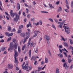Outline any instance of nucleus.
<instances>
[{
  "label": "nucleus",
  "instance_id": "25",
  "mask_svg": "<svg viewBox=\"0 0 73 73\" xmlns=\"http://www.w3.org/2000/svg\"><path fill=\"white\" fill-rule=\"evenodd\" d=\"M62 11V7H59V8L58 10V11L59 12H60Z\"/></svg>",
  "mask_w": 73,
  "mask_h": 73
},
{
  "label": "nucleus",
  "instance_id": "24",
  "mask_svg": "<svg viewBox=\"0 0 73 73\" xmlns=\"http://www.w3.org/2000/svg\"><path fill=\"white\" fill-rule=\"evenodd\" d=\"M48 20L52 22V23H53V20L52 18H49L48 19Z\"/></svg>",
  "mask_w": 73,
  "mask_h": 73
},
{
  "label": "nucleus",
  "instance_id": "4",
  "mask_svg": "<svg viewBox=\"0 0 73 73\" xmlns=\"http://www.w3.org/2000/svg\"><path fill=\"white\" fill-rule=\"evenodd\" d=\"M64 29H65V32H66L67 35H69L70 33V28L67 26H65Z\"/></svg>",
  "mask_w": 73,
  "mask_h": 73
},
{
  "label": "nucleus",
  "instance_id": "20",
  "mask_svg": "<svg viewBox=\"0 0 73 73\" xmlns=\"http://www.w3.org/2000/svg\"><path fill=\"white\" fill-rule=\"evenodd\" d=\"M56 73H60V70H59V69L57 68L56 69Z\"/></svg>",
  "mask_w": 73,
  "mask_h": 73
},
{
  "label": "nucleus",
  "instance_id": "44",
  "mask_svg": "<svg viewBox=\"0 0 73 73\" xmlns=\"http://www.w3.org/2000/svg\"><path fill=\"white\" fill-rule=\"evenodd\" d=\"M11 37H10L8 38V39L7 40V41L8 42V41H11Z\"/></svg>",
  "mask_w": 73,
  "mask_h": 73
},
{
  "label": "nucleus",
  "instance_id": "58",
  "mask_svg": "<svg viewBox=\"0 0 73 73\" xmlns=\"http://www.w3.org/2000/svg\"><path fill=\"white\" fill-rule=\"evenodd\" d=\"M5 13L6 15L7 16H9V15L8 14V13H7V12H5Z\"/></svg>",
  "mask_w": 73,
  "mask_h": 73
},
{
  "label": "nucleus",
  "instance_id": "47",
  "mask_svg": "<svg viewBox=\"0 0 73 73\" xmlns=\"http://www.w3.org/2000/svg\"><path fill=\"white\" fill-rule=\"evenodd\" d=\"M63 53L64 54L65 57H68V56L67 55V54H66V52H64Z\"/></svg>",
  "mask_w": 73,
  "mask_h": 73
},
{
  "label": "nucleus",
  "instance_id": "61",
  "mask_svg": "<svg viewBox=\"0 0 73 73\" xmlns=\"http://www.w3.org/2000/svg\"><path fill=\"white\" fill-rule=\"evenodd\" d=\"M65 21L64 20L62 21V25H63L64 23H65Z\"/></svg>",
  "mask_w": 73,
  "mask_h": 73
},
{
  "label": "nucleus",
  "instance_id": "1",
  "mask_svg": "<svg viewBox=\"0 0 73 73\" xmlns=\"http://www.w3.org/2000/svg\"><path fill=\"white\" fill-rule=\"evenodd\" d=\"M30 34H31V33L28 32H27L26 33V38L24 39V40L23 42V44H25V42H27V39H28V38H29V37L30 36Z\"/></svg>",
  "mask_w": 73,
  "mask_h": 73
},
{
  "label": "nucleus",
  "instance_id": "37",
  "mask_svg": "<svg viewBox=\"0 0 73 73\" xmlns=\"http://www.w3.org/2000/svg\"><path fill=\"white\" fill-rule=\"evenodd\" d=\"M54 21H55V23H58V20H57V19L55 18L54 19Z\"/></svg>",
  "mask_w": 73,
  "mask_h": 73
},
{
  "label": "nucleus",
  "instance_id": "41",
  "mask_svg": "<svg viewBox=\"0 0 73 73\" xmlns=\"http://www.w3.org/2000/svg\"><path fill=\"white\" fill-rule=\"evenodd\" d=\"M13 33H11V34H9L8 35V37H10L11 36H13Z\"/></svg>",
  "mask_w": 73,
  "mask_h": 73
},
{
  "label": "nucleus",
  "instance_id": "9",
  "mask_svg": "<svg viewBox=\"0 0 73 73\" xmlns=\"http://www.w3.org/2000/svg\"><path fill=\"white\" fill-rule=\"evenodd\" d=\"M13 11H12V10H11L10 11V14L12 17H14V16H15V13H13Z\"/></svg>",
  "mask_w": 73,
  "mask_h": 73
},
{
  "label": "nucleus",
  "instance_id": "55",
  "mask_svg": "<svg viewBox=\"0 0 73 73\" xmlns=\"http://www.w3.org/2000/svg\"><path fill=\"white\" fill-rule=\"evenodd\" d=\"M41 69H42L40 67H38V72H39V71H40V70H41Z\"/></svg>",
  "mask_w": 73,
  "mask_h": 73
},
{
  "label": "nucleus",
  "instance_id": "29",
  "mask_svg": "<svg viewBox=\"0 0 73 73\" xmlns=\"http://www.w3.org/2000/svg\"><path fill=\"white\" fill-rule=\"evenodd\" d=\"M68 62L69 63H70L71 62H72V59H70L69 58H68Z\"/></svg>",
  "mask_w": 73,
  "mask_h": 73
},
{
  "label": "nucleus",
  "instance_id": "53",
  "mask_svg": "<svg viewBox=\"0 0 73 73\" xmlns=\"http://www.w3.org/2000/svg\"><path fill=\"white\" fill-rule=\"evenodd\" d=\"M71 7H72V8H73V2H71Z\"/></svg>",
  "mask_w": 73,
  "mask_h": 73
},
{
  "label": "nucleus",
  "instance_id": "60",
  "mask_svg": "<svg viewBox=\"0 0 73 73\" xmlns=\"http://www.w3.org/2000/svg\"><path fill=\"white\" fill-rule=\"evenodd\" d=\"M68 68H69V66L66 65V66H65V69H68Z\"/></svg>",
  "mask_w": 73,
  "mask_h": 73
},
{
  "label": "nucleus",
  "instance_id": "54",
  "mask_svg": "<svg viewBox=\"0 0 73 73\" xmlns=\"http://www.w3.org/2000/svg\"><path fill=\"white\" fill-rule=\"evenodd\" d=\"M0 42H4V40H3V39H2L1 40H0Z\"/></svg>",
  "mask_w": 73,
  "mask_h": 73
},
{
  "label": "nucleus",
  "instance_id": "8",
  "mask_svg": "<svg viewBox=\"0 0 73 73\" xmlns=\"http://www.w3.org/2000/svg\"><path fill=\"white\" fill-rule=\"evenodd\" d=\"M40 33V32L38 31H35L34 32V33H35V35L34 36H33V37H36V36H37V34L38 33Z\"/></svg>",
  "mask_w": 73,
  "mask_h": 73
},
{
  "label": "nucleus",
  "instance_id": "63",
  "mask_svg": "<svg viewBox=\"0 0 73 73\" xmlns=\"http://www.w3.org/2000/svg\"><path fill=\"white\" fill-rule=\"evenodd\" d=\"M62 62H65V60L64 59H62Z\"/></svg>",
  "mask_w": 73,
  "mask_h": 73
},
{
  "label": "nucleus",
  "instance_id": "50",
  "mask_svg": "<svg viewBox=\"0 0 73 73\" xmlns=\"http://www.w3.org/2000/svg\"><path fill=\"white\" fill-rule=\"evenodd\" d=\"M60 4V1H57L56 3V4L57 5H58V4Z\"/></svg>",
  "mask_w": 73,
  "mask_h": 73
},
{
  "label": "nucleus",
  "instance_id": "17",
  "mask_svg": "<svg viewBox=\"0 0 73 73\" xmlns=\"http://www.w3.org/2000/svg\"><path fill=\"white\" fill-rule=\"evenodd\" d=\"M17 9L18 10H19L20 8V4L19 3H17Z\"/></svg>",
  "mask_w": 73,
  "mask_h": 73
},
{
  "label": "nucleus",
  "instance_id": "59",
  "mask_svg": "<svg viewBox=\"0 0 73 73\" xmlns=\"http://www.w3.org/2000/svg\"><path fill=\"white\" fill-rule=\"evenodd\" d=\"M48 53L50 54V56H51L52 54H51L50 52V51L49 50H48Z\"/></svg>",
  "mask_w": 73,
  "mask_h": 73
},
{
  "label": "nucleus",
  "instance_id": "42",
  "mask_svg": "<svg viewBox=\"0 0 73 73\" xmlns=\"http://www.w3.org/2000/svg\"><path fill=\"white\" fill-rule=\"evenodd\" d=\"M62 50L63 51H65L66 52H68L67 51V50H66V49H65V48L62 49Z\"/></svg>",
  "mask_w": 73,
  "mask_h": 73
},
{
  "label": "nucleus",
  "instance_id": "6",
  "mask_svg": "<svg viewBox=\"0 0 73 73\" xmlns=\"http://www.w3.org/2000/svg\"><path fill=\"white\" fill-rule=\"evenodd\" d=\"M19 19V16L17 14H16L15 17L14 19V21H15V22H17L18 21Z\"/></svg>",
  "mask_w": 73,
  "mask_h": 73
},
{
  "label": "nucleus",
  "instance_id": "64",
  "mask_svg": "<svg viewBox=\"0 0 73 73\" xmlns=\"http://www.w3.org/2000/svg\"><path fill=\"white\" fill-rule=\"evenodd\" d=\"M70 49H72V50H73V47L72 46H70Z\"/></svg>",
  "mask_w": 73,
  "mask_h": 73
},
{
  "label": "nucleus",
  "instance_id": "22",
  "mask_svg": "<svg viewBox=\"0 0 73 73\" xmlns=\"http://www.w3.org/2000/svg\"><path fill=\"white\" fill-rule=\"evenodd\" d=\"M49 5L50 7V9H52V8H54V7L52 6V4H49Z\"/></svg>",
  "mask_w": 73,
  "mask_h": 73
},
{
  "label": "nucleus",
  "instance_id": "15",
  "mask_svg": "<svg viewBox=\"0 0 73 73\" xmlns=\"http://www.w3.org/2000/svg\"><path fill=\"white\" fill-rule=\"evenodd\" d=\"M22 68L23 69H24V70H25L26 69H28V66H27L26 65H25V66L23 67Z\"/></svg>",
  "mask_w": 73,
  "mask_h": 73
},
{
  "label": "nucleus",
  "instance_id": "27",
  "mask_svg": "<svg viewBox=\"0 0 73 73\" xmlns=\"http://www.w3.org/2000/svg\"><path fill=\"white\" fill-rule=\"evenodd\" d=\"M38 47H37L36 48L35 52L36 53H37V52H38Z\"/></svg>",
  "mask_w": 73,
  "mask_h": 73
},
{
  "label": "nucleus",
  "instance_id": "51",
  "mask_svg": "<svg viewBox=\"0 0 73 73\" xmlns=\"http://www.w3.org/2000/svg\"><path fill=\"white\" fill-rule=\"evenodd\" d=\"M35 24L36 25V26L38 25H39V22H37L36 23H35Z\"/></svg>",
  "mask_w": 73,
  "mask_h": 73
},
{
  "label": "nucleus",
  "instance_id": "35",
  "mask_svg": "<svg viewBox=\"0 0 73 73\" xmlns=\"http://www.w3.org/2000/svg\"><path fill=\"white\" fill-rule=\"evenodd\" d=\"M39 24L40 25H41L42 24V22L41 20H40L39 21Z\"/></svg>",
  "mask_w": 73,
  "mask_h": 73
},
{
  "label": "nucleus",
  "instance_id": "45",
  "mask_svg": "<svg viewBox=\"0 0 73 73\" xmlns=\"http://www.w3.org/2000/svg\"><path fill=\"white\" fill-rule=\"evenodd\" d=\"M58 48H59V49H61L62 48V45H59L58 46Z\"/></svg>",
  "mask_w": 73,
  "mask_h": 73
},
{
  "label": "nucleus",
  "instance_id": "18",
  "mask_svg": "<svg viewBox=\"0 0 73 73\" xmlns=\"http://www.w3.org/2000/svg\"><path fill=\"white\" fill-rule=\"evenodd\" d=\"M21 36L22 37H25V35L24 33H21Z\"/></svg>",
  "mask_w": 73,
  "mask_h": 73
},
{
  "label": "nucleus",
  "instance_id": "28",
  "mask_svg": "<svg viewBox=\"0 0 73 73\" xmlns=\"http://www.w3.org/2000/svg\"><path fill=\"white\" fill-rule=\"evenodd\" d=\"M63 44L65 46H66L67 47H68V45L65 42H63Z\"/></svg>",
  "mask_w": 73,
  "mask_h": 73
},
{
  "label": "nucleus",
  "instance_id": "13",
  "mask_svg": "<svg viewBox=\"0 0 73 73\" xmlns=\"http://www.w3.org/2000/svg\"><path fill=\"white\" fill-rule=\"evenodd\" d=\"M14 47L13 46H10V47L8 49V50H13V48H14Z\"/></svg>",
  "mask_w": 73,
  "mask_h": 73
},
{
  "label": "nucleus",
  "instance_id": "34",
  "mask_svg": "<svg viewBox=\"0 0 73 73\" xmlns=\"http://www.w3.org/2000/svg\"><path fill=\"white\" fill-rule=\"evenodd\" d=\"M8 31H11V27L8 26Z\"/></svg>",
  "mask_w": 73,
  "mask_h": 73
},
{
  "label": "nucleus",
  "instance_id": "16",
  "mask_svg": "<svg viewBox=\"0 0 73 73\" xmlns=\"http://www.w3.org/2000/svg\"><path fill=\"white\" fill-rule=\"evenodd\" d=\"M45 63H48V59L46 58V57H45Z\"/></svg>",
  "mask_w": 73,
  "mask_h": 73
},
{
  "label": "nucleus",
  "instance_id": "46",
  "mask_svg": "<svg viewBox=\"0 0 73 73\" xmlns=\"http://www.w3.org/2000/svg\"><path fill=\"white\" fill-rule=\"evenodd\" d=\"M9 33H5V35H6V36H8V35H9Z\"/></svg>",
  "mask_w": 73,
  "mask_h": 73
},
{
  "label": "nucleus",
  "instance_id": "14",
  "mask_svg": "<svg viewBox=\"0 0 73 73\" xmlns=\"http://www.w3.org/2000/svg\"><path fill=\"white\" fill-rule=\"evenodd\" d=\"M29 27L30 28H32V25H31V22H29V24L27 25V27L29 28Z\"/></svg>",
  "mask_w": 73,
  "mask_h": 73
},
{
  "label": "nucleus",
  "instance_id": "3",
  "mask_svg": "<svg viewBox=\"0 0 73 73\" xmlns=\"http://www.w3.org/2000/svg\"><path fill=\"white\" fill-rule=\"evenodd\" d=\"M19 45V44L18 43H15L14 45H13V43L12 42H11L10 43V46L14 47L15 49H17V46Z\"/></svg>",
  "mask_w": 73,
  "mask_h": 73
},
{
  "label": "nucleus",
  "instance_id": "30",
  "mask_svg": "<svg viewBox=\"0 0 73 73\" xmlns=\"http://www.w3.org/2000/svg\"><path fill=\"white\" fill-rule=\"evenodd\" d=\"M21 32V29H20L18 30L17 32V33H20Z\"/></svg>",
  "mask_w": 73,
  "mask_h": 73
},
{
  "label": "nucleus",
  "instance_id": "39",
  "mask_svg": "<svg viewBox=\"0 0 73 73\" xmlns=\"http://www.w3.org/2000/svg\"><path fill=\"white\" fill-rule=\"evenodd\" d=\"M59 55L60 58H62V57H63V55H62V54L59 53Z\"/></svg>",
  "mask_w": 73,
  "mask_h": 73
},
{
  "label": "nucleus",
  "instance_id": "36",
  "mask_svg": "<svg viewBox=\"0 0 73 73\" xmlns=\"http://www.w3.org/2000/svg\"><path fill=\"white\" fill-rule=\"evenodd\" d=\"M69 40H70V43L72 44H73V41H72V39H70Z\"/></svg>",
  "mask_w": 73,
  "mask_h": 73
},
{
  "label": "nucleus",
  "instance_id": "48",
  "mask_svg": "<svg viewBox=\"0 0 73 73\" xmlns=\"http://www.w3.org/2000/svg\"><path fill=\"white\" fill-rule=\"evenodd\" d=\"M22 28H23V25H21L19 26V29H21Z\"/></svg>",
  "mask_w": 73,
  "mask_h": 73
},
{
  "label": "nucleus",
  "instance_id": "23",
  "mask_svg": "<svg viewBox=\"0 0 73 73\" xmlns=\"http://www.w3.org/2000/svg\"><path fill=\"white\" fill-rule=\"evenodd\" d=\"M29 56L30 57H31V50H30L29 52Z\"/></svg>",
  "mask_w": 73,
  "mask_h": 73
},
{
  "label": "nucleus",
  "instance_id": "56",
  "mask_svg": "<svg viewBox=\"0 0 73 73\" xmlns=\"http://www.w3.org/2000/svg\"><path fill=\"white\" fill-rule=\"evenodd\" d=\"M59 50L60 51V52L61 53H62V51L61 49L59 48Z\"/></svg>",
  "mask_w": 73,
  "mask_h": 73
},
{
  "label": "nucleus",
  "instance_id": "26",
  "mask_svg": "<svg viewBox=\"0 0 73 73\" xmlns=\"http://www.w3.org/2000/svg\"><path fill=\"white\" fill-rule=\"evenodd\" d=\"M7 49V47H3V48H2V52H3V51H4Z\"/></svg>",
  "mask_w": 73,
  "mask_h": 73
},
{
  "label": "nucleus",
  "instance_id": "11",
  "mask_svg": "<svg viewBox=\"0 0 73 73\" xmlns=\"http://www.w3.org/2000/svg\"><path fill=\"white\" fill-rule=\"evenodd\" d=\"M36 43H34L33 42H32V43H31L30 46L31 47H32V46H33V48L35 46V45H36Z\"/></svg>",
  "mask_w": 73,
  "mask_h": 73
},
{
  "label": "nucleus",
  "instance_id": "32",
  "mask_svg": "<svg viewBox=\"0 0 73 73\" xmlns=\"http://www.w3.org/2000/svg\"><path fill=\"white\" fill-rule=\"evenodd\" d=\"M13 41L14 42V43H15V42H16L17 43V41L16 40V39L14 38L13 39Z\"/></svg>",
  "mask_w": 73,
  "mask_h": 73
},
{
  "label": "nucleus",
  "instance_id": "52",
  "mask_svg": "<svg viewBox=\"0 0 73 73\" xmlns=\"http://www.w3.org/2000/svg\"><path fill=\"white\" fill-rule=\"evenodd\" d=\"M66 65H67V64H66V63H65L63 64L64 67H65V66H66Z\"/></svg>",
  "mask_w": 73,
  "mask_h": 73
},
{
  "label": "nucleus",
  "instance_id": "33",
  "mask_svg": "<svg viewBox=\"0 0 73 73\" xmlns=\"http://www.w3.org/2000/svg\"><path fill=\"white\" fill-rule=\"evenodd\" d=\"M38 62H37V61H36L34 62V65H38Z\"/></svg>",
  "mask_w": 73,
  "mask_h": 73
},
{
  "label": "nucleus",
  "instance_id": "19",
  "mask_svg": "<svg viewBox=\"0 0 73 73\" xmlns=\"http://www.w3.org/2000/svg\"><path fill=\"white\" fill-rule=\"evenodd\" d=\"M36 57H35V56H33L31 58V60H36Z\"/></svg>",
  "mask_w": 73,
  "mask_h": 73
},
{
  "label": "nucleus",
  "instance_id": "21",
  "mask_svg": "<svg viewBox=\"0 0 73 73\" xmlns=\"http://www.w3.org/2000/svg\"><path fill=\"white\" fill-rule=\"evenodd\" d=\"M18 51L19 52V53H20L21 52V49H20V46H18Z\"/></svg>",
  "mask_w": 73,
  "mask_h": 73
},
{
  "label": "nucleus",
  "instance_id": "12",
  "mask_svg": "<svg viewBox=\"0 0 73 73\" xmlns=\"http://www.w3.org/2000/svg\"><path fill=\"white\" fill-rule=\"evenodd\" d=\"M31 39H32V38H30L29 39L28 43L27 44V45L28 46H29V45L31 44Z\"/></svg>",
  "mask_w": 73,
  "mask_h": 73
},
{
  "label": "nucleus",
  "instance_id": "43",
  "mask_svg": "<svg viewBox=\"0 0 73 73\" xmlns=\"http://www.w3.org/2000/svg\"><path fill=\"white\" fill-rule=\"evenodd\" d=\"M52 27L55 30H56V27H55V26H54V24L52 25Z\"/></svg>",
  "mask_w": 73,
  "mask_h": 73
},
{
  "label": "nucleus",
  "instance_id": "38",
  "mask_svg": "<svg viewBox=\"0 0 73 73\" xmlns=\"http://www.w3.org/2000/svg\"><path fill=\"white\" fill-rule=\"evenodd\" d=\"M64 11H65V12H67V13H69V10L68 9H64Z\"/></svg>",
  "mask_w": 73,
  "mask_h": 73
},
{
  "label": "nucleus",
  "instance_id": "2",
  "mask_svg": "<svg viewBox=\"0 0 73 73\" xmlns=\"http://www.w3.org/2000/svg\"><path fill=\"white\" fill-rule=\"evenodd\" d=\"M15 54L14 55V58L15 59V63L17 64L19 63V62H18V60H17V58H16V57L18 56L19 53L16 50H15Z\"/></svg>",
  "mask_w": 73,
  "mask_h": 73
},
{
  "label": "nucleus",
  "instance_id": "40",
  "mask_svg": "<svg viewBox=\"0 0 73 73\" xmlns=\"http://www.w3.org/2000/svg\"><path fill=\"white\" fill-rule=\"evenodd\" d=\"M62 25L60 24L58 26V28H62Z\"/></svg>",
  "mask_w": 73,
  "mask_h": 73
},
{
  "label": "nucleus",
  "instance_id": "49",
  "mask_svg": "<svg viewBox=\"0 0 73 73\" xmlns=\"http://www.w3.org/2000/svg\"><path fill=\"white\" fill-rule=\"evenodd\" d=\"M26 13H28L29 12V10L28 9H26Z\"/></svg>",
  "mask_w": 73,
  "mask_h": 73
},
{
  "label": "nucleus",
  "instance_id": "7",
  "mask_svg": "<svg viewBox=\"0 0 73 73\" xmlns=\"http://www.w3.org/2000/svg\"><path fill=\"white\" fill-rule=\"evenodd\" d=\"M7 68L10 69H12L13 68V65L12 64H8Z\"/></svg>",
  "mask_w": 73,
  "mask_h": 73
},
{
  "label": "nucleus",
  "instance_id": "57",
  "mask_svg": "<svg viewBox=\"0 0 73 73\" xmlns=\"http://www.w3.org/2000/svg\"><path fill=\"white\" fill-rule=\"evenodd\" d=\"M33 4L34 5H35L36 4V3L35 1L33 2Z\"/></svg>",
  "mask_w": 73,
  "mask_h": 73
},
{
  "label": "nucleus",
  "instance_id": "5",
  "mask_svg": "<svg viewBox=\"0 0 73 73\" xmlns=\"http://www.w3.org/2000/svg\"><path fill=\"white\" fill-rule=\"evenodd\" d=\"M45 39L46 40L47 42L48 43H49V40L50 39V37L49 36L45 35L44 36Z\"/></svg>",
  "mask_w": 73,
  "mask_h": 73
},
{
  "label": "nucleus",
  "instance_id": "62",
  "mask_svg": "<svg viewBox=\"0 0 73 73\" xmlns=\"http://www.w3.org/2000/svg\"><path fill=\"white\" fill-rule=\"evenodd\" d=\"M12 32H15L16 31V29H13L12 30Z\"/></svg>",
  "mask_w": 73,
  "mask_h": 73
},
{
  "label": "nucleus",
  "instance_id": "10",
  "mask_svg": "<svg viewBox=\"0 0 73 73\" xmlns=\"http://www.w3.org/2000/svg\"><path fill=\"white\" fill-rule=\"evenodd\" d=\"M61 37V39H60V40L61 41H66L67 40V38H64L61 35L60 36Z\"/></svg>",
  "mask_w": 73,
  "mask_h": 73
},
{
  "label": "nucleus",
  "instance_id": "31",
  "mask_svg": "<svg viewBox=\"0 0 73 73\" xmlns=\"http://www.w3.org/2000/svg\"><path fill=\"white\" fill-rule=\"evenodd\" d=\"M26 46V44H25L23 45L22 47V50H24V48H25V47Z\"/></svg>",
  "mask_w": 73,
  "mask_h": 73
}]
</instances>
